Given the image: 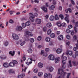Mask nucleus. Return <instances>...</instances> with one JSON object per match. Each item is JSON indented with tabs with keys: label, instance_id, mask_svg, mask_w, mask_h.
<instances>
[{
	"label": "nucleus",
	"instance_id": "a211bd4d",
	"mask_svg": "<svg viewBox=\"0 0 78 78\" xmlns=\"http://www.w3.org/2000/svg\"><path fill=\"white\" fill-rule=\"evenodd\" d=\"M35 18V16L33 17H30L29 19L32 22H34V18Z\"/></svg>",
	"mask_w": 78,
	"mask_h": 78
},
{
	"label": "nucleus",
	"instance_id": "c9c22d12",
	"mask_svg": "<svg viewBox=\"0 0 78 78\" xmlns=\"http://www.w3.org/2000/svg\"><path fill=\"white\" fill-rule=\"evenodd\" d=\"M29 16H30V17H34V16L33 15V14L31 13H29Z\"/></svg>",
	"mask_w": 78,
	"mask_h": 78
},
{
	"label": "nucleus",
	"instance_id": "f8f14e48",
	"mask_svg": "<svg viewBox=\"0 0 78 78\" xmlns=\"http://www.w3.org/2000/svg\"><path fill=\"white\" fill-rule=\"evenodd\" d=\"M63 39V37L62 35H60L58 37V39L59 41H62Z\"/></svg>",
	"mask_w": 78,
	"mask_h": 78
},
{
	"label": "nucleus",
	"instance_id": "6e6552de",
	"mask_svg": "<svg viewBox=\"0 0 78 78\" xmlns=\"http://www.w3.org/2000/svg\"><path fill=\"white\" fill-rule=\"evenodd\" d=\"M41 8L45 12H47V8L45 6H44L43 7H41Z\"/></svg>",
	"mask_w": 78,
	"mask_h": 78
},
{
	"label": "nucleus",
	"instance_id": "423d86ee",
	"mask_svg": "<svg viewBox=\"0 0 78 78\" xmlns=\"http://www.w3.org/2000/svg\"><path fill=\"white\" fill-rule=\"evenodd\" d=\"M35 21L38 24H39L41 23V20L40 19H37L35 20Z\"/></svg>",
	"mask_w": 78,
	"mask_h": 78
},
{
	"label": "nucleus",
	"instance_id": "4c0bfd02",
	"mask_svg": "<svg viewBox=\"0 0 78 78\" xmlns=\"http://www.w3.org/2000/svg\"><path fill=\"white\" fill-rule=\"evenodd\" d=\"M32 62H26V64H27L28 66L29 65V64H32Z\"/></svg>",
	"mask_w": 78,
	"mask_h": 78
},
{
	"label": "nucleus",
	"instance_id": "a19ab883",
	"mask_svg": "<svg viewBox=\"0 0 78 78\" xmlns=\"http://www.w3.org/2000/svg\"><path fill=\"white\" fill-rule=\"evenodd\" d=\"M25 44V41H23L20 44V45L21 46H23V45Z\"/></svg>",
	"mask_w": 78,
	"mask_h": 78
},
{
	"label": "nucleus",
	"instance_id": "0e129e2a",
	"mask_svg": "<svg viewBox=\"0 0 78 78\" xmlns=\"http://www.w3.org/2000/svg\"><path fill=\"white\" fill-rule=\"evenodd\" d=\"M58 9L59 10H60V11H62V6H60V7H59Z\"/></svg>",
	"mask_w": 78,
	"mask_h": 78
},
{
	"label": "nucleus",
	"instance_id": "8fccbe9b",
	"mask_svg": "<svg viewBox=\"0 0 78 78\" xmlns=\"http://www.w3.org/2000/svg\"><path fill=\"white\" fill-rule=\"evenodd\" d=\"M70 2H71V3L73 5H75V2H74V1L73 0H71L70 1Z\"/></svg>",
	"mask_w": 78,
	"mask_h": 78
},
{
	"label": "nucleus",
	"instance_id": "de8ad7c7",
	"mask_svg": "<svg viewBox=\"0 0 78 78\" xmlns=\"http://www.w3.org/2000/svg\"><path fill=\"white\" fill-rule=\"evenodd\" d=\"M62 64L63 65H65V64H66V61L65 60H62Z\"/></svg>",
	"mask_w": 78,
	"mask_h": 78
},
{
	"label": "nucleus",
	"instance_id": "5701e85b",
	"mask_svg": "<svg viewBox=\"0 0 78 78\" xmlns=\"http://www.w3.org/2000/svg\"><path fill=\"white\" fill-rule=\"evenodd\" d=\"M42 75H43V73L42 72H39L38 74V76H42Z\"/></svg>",
	"mask_w": 78,
	"mask_h": 78
},
{
	"label": "nucleus",
	"instance_id": "58836bf2",
	"mask_svg": "<svg viewBox=\"0 0 78 78\" xmlns=\"http://www.w3.org/2000/svg\"><path fill=\"white\" fill-rule=\"evenodd\" d=\"M55 20H59V17H58V15H56L55 16Z\"/></svg>",
	"mask_w": 78,
	"mask_h": 78
},
{
	"label": "nucleus",
	"instance_id": "a18cd8bd",
	"mask_svg": "<svg viewBox=\"0 0 78 78\" xmlns=\"http://www.w3.org/2000/svg\"><path fill=\"white\" fill-rule=\"evenodd\" d=\"M52 3L53 5H56V1L55 0H52Z\"/></svg>",
	"mask_w": 78,
	"mask_h": 78
},
{
	"label": "nucleus",
	"instance_id": "2f4dec72",
	"mask_svg": "<svg viewBox=\"0 0 78 78\" xmlns=\"http://www.w3.org/2000/svg\"><path fill=\"white\" fill-rule=\"evenodd\" d=\"M30 24H31V23L30 21H27L26 23V25L27 26H30Z\"/></svg>",
	"mask_w": 78,
	"mask_h": 78
},
{
	"label": "nucleus",
	"instance_id": "338daca9",
	"mask_svg": "<svg viewBox=\"0 0 78 78\" xmlns=\"http://www.w3.org/2000/svg\"><path fill=\"white\" fill-rule=\"evenodd\" d=\"M35 3H39V0H34Z\"/></svg>",
	"mask_w": 78,
	"mask_h": 78
},
{
	"label": "nucleus",
	"instance_id": "603ef678",
	"mask_svg": "<svg viewBox=\"0 0 78 78\" xmlns=\"http://www.w3.org/2000/svg\"><path fill=\"white\" fill-rule=\"evenodd\" d=\"M68 10L69 11V13H72V9L70 8L68 9Z\"/></svg>",
	"mask_w": 78,
	"mask_h": 78
},
{
	"label": "nucleus",
	"instance_id": "f03ea898",
	"mask_svg": "<svg viewBox=\"0 0 78 78\" xmlns=\"http://www.w3.org/2000/svg\"><path fill=\"white\" fill-rule=\"evenodd\" d=\"M18 62L16 60H13L9 64V66L10 67H14L15 66V64H17Z\"/></svg>",
	"mask_w": 78,
	"mask_h": 78
},
{
	"label": "nucleus",
	"instance_id": "7c9ffc66",
	"mask_svg": "<svg viewBox=\"0 0 78 78\" xmlns=\"http://www.w3.org/2000/svg\"><path fill=\"white\" fill-rule=\"evenodd\" d=\"M41 39H42V37H41V36H39L37 38V40L39 41H41Z\"/></svg>",
	"mask_w": 78,
	"mask_h": 78
},
{
	"label": "nucleus",
	"instance_id": "72a5a7b5",
	"mask_svg": "<svg viewBox=\"0 0 78 78\" xmlns=\"http://www.w3.org/2000/svg\"><path fill=\"white\" fill-rule=\"evenodd\" d=\"M69 64L68 65V67H72V63L71 62V61L69 60Z\"/></svg>",
	"mask_w": 78,
	"mask_h": 78
},
{
	"label": "nucleus",
	"instance_id": "13d9d810",
	"mask_svg": "<svg viewBox=\"0 0 78 78\" xmlns=\"http://www.w3.org/2000/svg\"><path fill=\"white\" fill-rule=\"evenodd\" d=\"M45 51L47 52H48L49 51H50V49L48 48H46L45 49Z\"/></svg>",
	"mask_w": 78,
	"mask_h": 78
},
{
	"label": "nucleus",
	"instance_id": "f3484780",
	"mask_svg": "<svg viewBox=\"0 0 78 78\" xmlns=\"http://www.w3.org/2000/svg\"><path fill=\"white\" fill-rule=\"evenodd\" d=\"M3 66L4 67L7 68L9 67V64L8 63H5L3 64Z\"/></svg>",
	"mask_w": 78,
	"mask_h": 78
},
{
	"label": "nucleus",
	"instance_id": "e433bc0d",
	"mask_svg": "<svg viewBox=\"0 0 78 78\" xmlns=\"http://www.w3.org/2000/svg\"><path fill=\"white\" fill-rule=\"evenodd\" d=\"M33 72L34 73H36L38 72V69H34Z\"/></svg>",
	"mask_w": 78,
	"mask_h": 78
},
{
	"label": "nucleus",
	"instance_id": "c756f323",
	"mask_svg": "<svg viewBox=\"0 0 78 78\" xmlns=\"http://www.w3.org/2000/svg\"><path fill=\"white\" fill-rule=\"evenodd\" d=\"M29 41L31 43H33L34 42V38H30L29 39Z\"/></svg>",
	"mask_w": 78,
	"mask_h": 78
},
{
	"label": "nucleus",
	"instance_id": "6ab92c4d",
	"mask_svg": "<svg viewBox=\"0 0 78 78\" xmlns=\"http://www.w3.org/2000/svg\"><path fill=\"white\" fill-rule=\"evenodd\" d=\"M51 33V30L49 29L47 31V34L48 35H50Z\"/></svg>",
	"mask_w": 78,
	"mask_h": 78
},
{
	"label": "nucleus",
	"instance_id": "1a4fd4ad",
	"mask_svg": "<svg viewBox=\"0 0 78 78\" xmlns=\"http://www.w3.org/2000/svg\"><path fill=\"white\" fill-rule=\"evenodd\" d=\"M61 60V58L59 57L56 58L55 59V62L56 64H58L59 62V61Z\"/></svg>",
	"mask_w": 78,
	"mask_h": 78
},
{
	"label": "nucleus",
	"instance_id": "052dcab7",
	"mask_svg": "<svg viewBox=\"0 0 78 78\" xmlns=\"http://www.w3.org/2000/svg\"><path fill=\"white\" fill-rule=\"evenodd\" d=\"M60 33H61V32L59 31H57L56 32V34H57V35H59Z\"/></svg>",
	"mask_w": 78,
	"mask_h": 78
},
{
	"label": "nucleus",
	"instance_id": "20e7f679",
	"mask_svg": "<svg viewBox=\"0 0 78 78\" xmlns=\"http://www.w3.org/2000/svg\"><path fill=\"white\" fill-rule=\"evenodd\" d=\"M22 29H23V28L20 26H18L16 28V30L17 31H22Z\"/></svg>",
	"mask_w": 78,
	"mask_h": 78
},
{
	"label": "nucleus",
	"instance_id": "09e8293b",
	"mask_svg": "<svg viewBox=\"0 0 78 78\" xmlns=\"http://www.w3.org/2000/svg\"><path fill=\"white\" fill-rule=\"evenodd\" d=\"M47 27H44L43 28V30L44 32H45V31H47Z\"/></svg>",
	"mask_w": 78,
	"mask_h": 78
},
{
	"label": "nucleus",
	"instance_id": "4be33fe9",
	"mask_svg": "<svg viewBox=\"0 0 78 78\" xmlns=\"http://www.w3.org/2000/svg\"><path fill=\"white\" fill-rule=\"evenodd\" d=\"M28 52L29 53H31L33 52V51L32 50V49L31 48H29L28 50Z\"/></svg>",
	"mask_w": 78,
	"mask_h": 78
},
{
	"label": "nucleus",
	"instance_id": "c85d7f7f",
	"mask_svg": "<svg viewBox=\"0 0 78 78\" xmlns=\"http://www.w3.org/2000/svg\"><path fill=\"white\" fill-rule=\"evenodd\" d=\"M45 41L46 42H50V38L48 37H46L45 39Z\"/></svg>",
	"mask_w": 78,
	"mask_h": 78
},
{
	"label": "nucleus",
	"instance_id": "9b49d317",
	"mask_svg": "<svg viewBox=\"0 0 78 78\" xmlns=\"http://www.w3.org/2000/svg\"><path fill=\"white\" fill-rule=\"evenodd\" d=\"M38 67L40 68H42L43 67V64L41 62H39L38 64Z\"/></svg>",
	"mask_w": 78,
	"mask_h": 78
},
{
	"label": "nucleus",
	"instance_id": "f257e3e1",
	"mask_svg": "<svg viewBox=\"0 0 78 78\" xmlns=\"http://www.w3.org/2000/svg\"><path fill=\"white\" fill-rule=\"evenodd\" d=\"M60 73H61V76H62L64 77L66 76V73L64 72L62 69L60 68L58 70V74H60Z\"/></svg>",
	"mask_w": 78,
	"mask_h": 78
},
{
	"label": "nucleus",
	"instance_id": "473e14b6",
	"mask_svg": "<svg viewBox=\"0 0 78 78\" xmlns=\"http://www.w3.org/2000/svg\"><path fill=\"white\" fill-rule=\"evenodd\" d=\"M51 38H54L55 37V34L54 33H52L51 34Z\"/></svg>",
	"mask_w": 78,
	"mask_h": 78
},
{
	"label": "nucleus",
	"instance_id": "393cba45",
	"mask_svg": "<svg viewBox=\"0 0 78 78\" xmlns=\"http://www.w3.org/2000/svg\"><path fill=\"white\" fill-rule=\"evenodd\" d=\"M57 26H58V27H61V22H58L57 23Z\"/></svg>",
	"mask_w": 78,
	"mask_h": 78
},
{
	"label": "nucleus",
	"instance_id": "79ce46f5",
	"mask_svg": "<svg viewBox=\"0 0 78 78\" xmlns=\"http://www.w3.org/2000/svg\"><path fill=\"white\" fill-rule=\"evenodd\" d=\"M59 16L61 18V19H64V16L62 15H59Z\"/></svg>",
	"mask_w": 78,
	"mask_h": 78
},
{
	"label": "nucleus",
	"instance_id": "69168bd1",
	"mask_svg": "<svg viewBox=\"0 0 78 78\" xmlns=\"http://www.w3.org/2000/svg\"><path fill=\"white\" fill-rule=\"evenodd\" d=\"M62 68L63 69H64L66 68V65H62Z\"/></svg>",
	"mask_w": 78,
	"mask_h": 78
},
{
	"label": "nucleus",
	"instance_id": "0eeeda50",
	"mask_svg": "<svg viewBox=\"0 0 78 78\" xmlns=\"http://www.w3.org/2000/svg\"><path fill=\"white\" fill-rule=\"evenodd\" d=\"M66 54L69 55V56H72L73 54V52L72 51L68 50L66 52Z\"/></svg>",
	"mask_w": 78,
	"mask_h": 78
},
{
	"label": "nucleus",
	"instance_id": "774afa93",
	"mask_svg": "<svg viewBox=\"0 0 78 78\" xmlns=\"http://www.w3.org/2000/svg\"><path fill=\"white\" fill-rule=\"evenodd\" d=\"M75 25L78 27V21L75 23Z\"/></svg>",
	"mask_w": 78,
	"mask_h": 78
},
{
	"label": "nucleus",
	"instance_id": "49530a36",
	"mask_svg": "<svg viewBox=\"0 0 78 78\" xmlns=\"http://www.w3.org/2000/svg\"><path fill=\"white\" fill-rule=\"evenodd\" d=\"M4 45L5 47L8 46V42L7 41H5L4 43Z\"/></svg>",
	"mask_w": 78,
	"mask_h": 78
},
{
	"label": "nucleus",
	"instance_id": "412c9836",
	"mask_svg": "<svg viewBox=\"0 0 78 78\" xmlns=\"http://www.w3.org/2000/svg\"><path fill=\"white\" fill-rule=\"evenodd\" d=\"M54 69L53 68V67L52 66H50L49 68V70L51 72H53Z\"/></svg>",
	"mask_w": 78,
	"mask_h": 78
},
{
	"label": "nucleus",
	"instance_id": "bf43d9fd",
	"mask_svg": "<svg viewBox=\"0 0 78 78\" xmlns=\"http://www.w3.org/2000/svg\"><path fill=\"white\" fill-rule=\"evenodd\" d=\"M9 23H14V21L12 20H10L9 21Z\"/></svg>",
	"mask_w": 78,
	"mask_h": 78
},
{
	"label": "nucleus",
	"instance_id": "9d476101",
	"mask_svg": "<svg viewBox=\"0 0 78 78\" xmlns=\"http://www.w3.org/2000/svg\"><path fill=\"white\" fill-rule=\"evenodd\" d=\"M61 58L62 60L66 61L67 59V58L66 56H64V55H62L61 56Z\"/></svg>",
	"mask_w": 78,
	"mask_h": 78
},
{
	"label": "nucleus",
	"instance_id": "4d7b16f0",
	"mask_svg": "<svg viewBox=\"0 0 78 78\" xmlns=\"http://www.w3.org/2000/svg\"><path fill=\"white\" fill-rule=\"evenodd\" d=\"M73 27V26L71 25H69L68 26V28H69V29H70L71 28H72Z\"/></svg>",
	"mask_w": 78,
	"mask_h": 78
},
{
	"label": "nucleus",
	"instance_id": "37998d69",
	"mask_svg": "<svg viewBox=\"0 0 78 78\" xmlns=\"http://www.w3.org/2000/svg\"><path fill=\"white\" fill-rule=\"evenodd\" d=\"M22 25L23 28H25L26 27V24L23 23H22Z\"/></svg>",
	"mask_w": 78,
	"mask_h": 78
},
{
	"label": "nucleus",
	"instance_id": "a878e982",
	"mask_svg": "<svg viewBox=\"0 0 78 78\" xmlns=\"http://www.w3.org/2000/svg\"><path fill=\"white\" fill-rule=\"evenodd\" d=\"M67 25L66 23H63L61 24V27H66Z\"/></svg>",
	"mask_w": 78,
	"mask_h": 78
},
{
	"label": "nucleus",
	"instance_id": "680f3d73",
	"mask_svg": "<svg viewBox=\"0 0 78 78\" xmlns=\"http://www.w3.org/2000/svg\"><path fill=\"white\" fill-rule=\"evenodd\" d=\"M23 76L22 75H20L18 76V78H23Z\"/></svg>",
	"mask_w": 78,
	"mask_h": 78
},
{
	"label": "nucleus",
	"instance_id": "ea45409f",
	"mask_svg": "<svg viewBox=\"0 0 78 78\" xmlns=\"http://www.w3.org/2000/svg\"><path fill=\"white\" fill-rule=\"evenodd\" d=\"M73 39L74 41H76L77 40V37H76V36L75 35L74 36Z\"/></svg>",
	"mask_w": 78,
	"mask_h": 78
},
{
	"label": "nucleus",
	"instance_id": "6e6d98bb",
	"mask_svg": "<svg viewBox=\"0 0 78 78\" xmlns=\"http://www.w3.org/2000/svg\"><path fill=\"white\" fill-rule=\"evenodd\" d=\"M71 34L72 35V36L73 35V34H74V31L72 30L71 32Z\"/></svg>",
	"mask_w": 78,
	"mask_h": 78
},
{
	"label": "nucleus",
	"instance_id": "b1692460",
	"mask_svg": "<svg viewBox=\"0 0 78 78\" xmlns=\"http://www.w3.org/2000/svg\"><path fill=\"white\" fill-rule=\"evenodd\" d=\"M55 8V5H52L50 6L49 8L52 10H53V9H54Z\"/></svg>",
	"mask_w": 78,
	"mask_h": 78
},
{
	"label": "nucleus",
	"instance_id": "5fc2aeb1",
	"mask_svg": "<svg viewBox=\"0 0 78 78\" xmlns=\"http://www.w3.org/2000/svg\"><path fill=\"white\" fill-rule=\"evenodd\" d=\"M66 38H67V39H70V35H68L66 36Z\"/></svg>",
	"mask_w": 78,
	"mask_h": 78
},
{
	"label": "nucleus",
	"instance_id": "e2e57ef3",
	"mask_svg": "<svg viewBox=\"0 0 78 78\" xmlns=\"http://www.w3.org/2000/svg\"><path fill=\"white\" fill-rule=\"evenodd\" d=\"M77 44H76V48L77 49H78V40H77Z\"/></svg>",
	"mask_w": 78,
	"mask_h": 78
},
{
	"label": "nucleus",
	"instance_id": "cd10ccee",
	"mask_svg": "<svg viewBox=\"0 0 78 78\" xmlns=\"http://www.w3.org/2000/svg\"><path fill=\"white\" fill-rule=\"evenodd\" d=\"M65 20H66V21L67 23H69V19L68 18L65 17Z\"/></svg>",
	"mask_w": 78,
	"mask_h": 78
},
{
	"label": "nucleus",
	"instance_id": "dca6fc26",
	"mask_svg": "<svg viewBox=\"0 0 78 78\" xmlns=\"http://www.w3.org/2000/svg\"><path fill=\"white\" fill-rule=\"evenodd\" d=\"M6 55H1L0 57V58L1 59H6Z\"/></svg>",
	"mask_w": 78,
	"mask_h": 78
},
{
	"label": "nucleus",
	"instance_id": "ddd939ff",
	"mask_svg": "<svg viewBox=\"0 0 78 78\" xmlns=\"http://www.w3.org/2000/svg\"><path fill=\"white\" fill-rule=\"evenodd\" d=\"M56 52V53H58V54H59V53H61V52H62V49L58 48Z\"/></svg>",
	"mask_w": 78,
	"mask_h": 78
},
{
	"label": "nucleus",
	"instance_id": "c03bdc74",
	"mask_svg": "<svg viewBox=\"0 0 78 78\" xmlns=\"http://www.w3.org/2000/svg\"><path fill=\"white\" fill-rule=\"evenodd\" d=\"M27 69V67L25 68L24 70L23 69L22 70V72H26Z\"/></svg>",
	"mask_w": 78,
	"mask_h": 78
},
{
	"label": "nucleus",
	"instance_id": "7ed1b4c3",
	"mask_svg": "<svg viewBox=\"0 0 78 78\" xmlns=\"http://www.w3.org/2000/svg\"><path fill=\"white\" fill-rule=\"evenodd\" d=\"M12 38L14 40H16V41L19 39V36L15 34H12Z\"/></svg>",
	"mask_w": 78,
	"mask_h": 78
},
{
	"label": "nucleus",
	"instance_id": "f704fd0d",
	"mask_svg": "<svg viewBox=\"0 0 78 78\" xmlns=\"http://www.w3.org/2000/svg\"><path fill=\"white\" fill-rule=\"evenodd\" d=\"M44 78H48V74L47 73H45L44 76Z\"/></svg>",
	"mask_w": 78,
	"mask_h": 78
},
{
	"label": "nucleus",
	"instance_id": "3c124183",
	"mask_svg": "<svg viewBox=\"0 0 78 78\" xmlns=\"http://www.w3.org/2000/svg\"><path fill=\"white\" fill-rule=\"evenodd\" d=\"M49 78H52V75L50 73H48Z\"/></svg>",
	"mask_w": 78,
	"mask_h": 78
},
{
	"label": "nucleus",
	"instance_id": "4468645a",
	"mask_svg": "<svg viewBox=\"0 0 78 78\" xmlns=\"http://www.w3.org/2000/svg\"><path fill=\"white\" fill-rule=\"evenodd\" d=\"M9 54L10 55H11L12 56L14 55V54H15V52L14 51H10L9 52Z\"/></svg>",
	"mask_w": 78,
	"mask_h": 78
},
{
	"label": "nucleus",
	"instance_id": "39448f33",
	"mask_svg": "<svg viewBox=\"0 0 78 78\" xmlns=\"http://www.w3.org/2000/svg\"><path fill=\"white\" fill-rule=\"evenodd\" d=\"M48 58L50 60L53 61V60H55V56L53 55H50L49 56Z\"/></svg>",
	"mask_w": 78,
	"mask_h": 78
},
{
	"label": "nucleus",
	"instance_id": "bb28decb",
	"mask_svg": "<svg viewBox=\"0 0 78 78\" xmlns=\"http://www.w3.org/2000/svg\"><path fill=\"white\" fill-rule=\"evenodd\" d=\"M50 20H51V21H53V20H54V16H51L50 17V19H49Z\"/></svg>",
	"mask_w": 78,
	"mask_h": 78
},
{
	"label": "nucleus",
	"instance_id": "aec40b11",
	"mask_svg": "<svg viewBox=\"0 0 78 78\" xmlns=\"http://www.w3.org/2000/svg\"><path fill=\"white\" fill-rule=\"evenodd\" d=\"M47 27H48V28H50L51 27V24L50 23H48L47 24Z\"/></svg>",
	"mask_w": 78,
	"mask_h": 78
},
{
	"label": "nucleus",
	"instance_id": "864d4df0",
	"mask_svg": "<svg viewBox=\"0 0 78 78\" xmlns=\"http://www.w3.org/2000/svg\"><path fill=\"white\" fill-rule=\"evenodd\" d=\"M66 32L67 33L69 34L70 33V30L69 29H67L66 30Z\"/></svg>",
	"mask_w": 78,
	"mask_h": 78
},
{
	"label": "nucleus",
	"instance_id": "2eb2a0df",
	"mask_svg": "<svg viewBox=\"0 0 78 78\" xmlns=\"http://www.w3.org/2000/svg\"><path fill=\"white\" fill-rule=\"evenodd\" d=\"M26 34H27V35H28L29 36H33V34L31 32L28 31L27 32Z\"/></svg>",
	"mask_w": 78,
	"mask_h": 78
}]
</instances>
